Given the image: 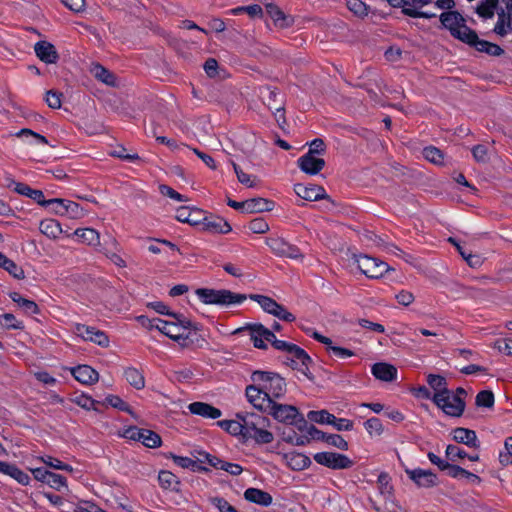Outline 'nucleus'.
<instances>
[{"mask_svg": "<svg viewBox=\"0 0 512 512\" xmlns=\"http://www.w3.org/2000/svg\"><path fill=\"white\" fill-rule=\"evenodd\" d=\"M237 418L243 420V437L253 439L257 444H269L274 440L268 431L270 420L257 413H238Z\"/></svg>", "mask_w": 512, "mask_h": 512, "instance_id": "obj_1", "label": "nucleus"}, {"mask_svg": "<svg viewBox=\"0 0 512 512\" xmlns=\"http://www.w3.org/2000/svg\"><path fill=\"white\" fill-rule=\"evenodd\" d=\"M196 295L204 304L220 306L240 305L247 299L246 294L234 293L226 289L199 288L196 290Z\"/></svg>", "mask_w": 512, "mask_h": 512, "instance_id": "obj_2", "label": "nucleus"}, {"mask_svg": "<svg viewBox=\"0 0 512 512\" xmlns=\"http://www.w3.org/2000/svg\"><path fill=\"white\" fill-rule=\"evenodd\" d=\"M251 378L254 383L263 386L267 398L271 400L276 401L286 394V382L276 373L255 371Z\"/></svg>", "mask_w": 512, "mask_h": 512, "instance_id": "obj_3", "label": "nucleus"}, {"mask_svg": "<svg viewBox=\"0 0 512 512\" xmlns=\"http://www.w3.org/2000/svg\"><path fill=\"white\" fill-rule=\"evenodd\" d=\"M440 21L443 27L448 29L454 38L464 43L469 39V37H476V32L466 25L465 19L457 11L443 12L440 15Z\"/></svg>", "mask_w": 512, "mask_h": 512, "instance_id": "obj_4", "label": "nucleus"}, {"mask_svg": "<svg viewBox=\"0 0 512 512\" xmlns=\"http://www.w3.org/2000/svg\"><path fill=\"white\" fill-rule=\"evenodd\" d=\"M175 321L163 320L160 332L177 342H185L189 338V329L192 323L182 314H173Z\"/></svg>", "mask_w": 512, "mask_h": 512, "instance_id": "obj_5", "label": "nucleus"}, {"mask_svg": "<svg viewBox=\"0 0 512 512\" xmlns=\"http://www.w3.org/2000/svg\"><path fill=\"white\" fill-rule=\"evenodd\" d=\"M353 261L368 278H380L390 270L386 262L368 255H353Z\"/></svg>", "mask_w": 512, "mask_h": 512, "instance_id": "obj_6", "label": "nucleus"}, {"mask_svg": "<svg viewBox=\"0 0 512 512\" xmlns=\"http://www.w3.org/2000/svg\"><path fill=\"white\" fill-rule=\"evenodd\" d=\"M247 333L253 345L258 349H266L267 342L274 341V333L260 323L247 324L234 331V334Z\"/></svg>", "mask_w": 512, "mask_h": 512, "instance_id": "obj_7", "label": "nucleus"}, {"mask_svg": "<svg viewBox=\"0 0 512 512\" xmlns=\"http://www.w3.org/2000/svg\"><path fill=\"white\" fill-rule=\"evenodd\" d=\"M432 401L439 407L445 414L452 417H459L463 414L465 409L464 399L459 395H453L451 391L447 395L433 394Z\"/></svg>", "mask_w": 512, "mask_h": 512, "instance_id": "obj_8", "label": "nucleus"}, {"mask_svg": "<svg viewBox=\"0 0 512 512\" xmlns=\"http://www.w3.org/2000/svg\"><path fill=\"white\" fill-rule=\"evenodd\" d=\"M313 459L316 463L334 470L349 469L354 465L348 456L336 452H318Z\"/></svg>", "mask_w": 512, "mask_h": 512, "instance_id": "obj_9", "label": "nucleus"}, {"mask_svg": "<svg viewBox=\"0 0 512 512\" xmlns=\"http://www.w3.org/2000/svg\"><path fill=\"white\" fill-rule=\"evenodd\" d=\"M270 414L275 420L282 423L292 424L297 417L302 424H306L304 418L299 414L298 409L295 406L280 404L274 400H271V405L265 411Z\"/></svg>", "mask_w": 512, "mask_h": 512, "instance_id": "obj_10", "label": "nucleus"}, {"mask_svg": "<svg viewBox=\"0 0 512 512\" xmlns=\"http://www.w3.org/2000/svg\"><path fill=\"white\" fill-rule=\"evenodd\" d=\"M74 332L85 341L93 342L101 347L109 346V337L107 334L93 326L77 323L74 326Z\"/></svg>", "mask_w": 512, "mask_h": 512, "instance_id": "obj_11", "label": "nucleus"}, {"mask_svg": "<svg viewBox=\"0 0 512 512\" xmlns=\"http://www.w3.org/2000/svg\"><path fill=\"white\" fill-rule=\"evenodd\" d=\"M247 400L258 410L265 412L271 405V399L263 389V386L256 383L248 385L245 391Z\"/></svg>", "mask_w": 512, "mask_h": 512, "instance_id": "obj_12", "label": "nucleus"}, {"mask_svg": "<svg viewBox=\"0 0 512 512\" xmlns=\"http://www.w3.org/2000/svg\"><path fill=\"white\" fill-rule=\"evenodd\" d=\"M288 356L293 368L310 378L309 365L312 363V359L306 351L296 345Z\"/></svg>", "mask_w": 512, "mask_h": 512, "instance_id": "obj_13", "label": "nucleus"}, {"mask_svg": "<svg viewBox=\"0 0 512 512\" xmlns=\"http://www.w3.org/2000/svg\"><path fill=\"white\" fill-rule=\"evenodd\" d=\"M300 170L308 175H317L325 166V160L311 153H305L298 160Z\"/></svg>", "mask_w": 512, "mask_h": 512, "instance_id": "obj_14", "label": "nucleus"}, {"mask_svg": "<svg viewBox=\"0 0 512 512\" xmlns=\"http://www.w3.org/2000/svg\"><path fill=\"white\" fill-rule=\"evenodd\" d=\"M201 225L204 231L213 234H227L231 232L230 224L219 216H203Z\"/></svg>", "mask_w": 512, "mask_h": 512, "instance_id": "obj_15", "label": "nucleus"}, {"mask_svg": "<svg viewBox=\"0 0 512 512\" xmlns=\"http://www.w3.org/2000/svg\"><path fill=\"white\" fill-rule=\"evenodd\" d=\"M295 193L306 201H317L326 198L325 189L315 184H296L294 186Z\"/></svg>", "mask_w": 512, "mask_h": 512, "instance_id": "obj_16", "label": "nucleus"}, {"mask_svg": "<svg viewBox=\"0 0 512 512\" xmlns=\"http://www.w3.org/2000/svg\"><path fill=\"white\" fill-rule=\"evenodd\" d=\"M406 473L418 486L420 487H432L436 485L437 476L431 470L424 469H413L406 470Z\"/></svg>", "mask_w": 512, "mask_h": 512, "instance_id": "obj_17", "label": "nucleus"}, {"mask_svg": "<svg viewBox=\"0 0 512 512\" xmlns=\"http://www.w3.org/2000/svg\"><path fill=\"white\" fill-rule=\"evenodd\" d=\"M188 410L190 413L206 419H218L222 415L220 409L205 402L190 403L188 405Z\"/></svg>", "mask_w": 512, "mask_h": 512, "instance_id": "obj_18", "label": "nucleus"}, {"mask_svg": "<svg viewBox=\"0 0 512 512\" xmlns=\"http://www.w3.org/2000/svg\"><path fill=\"white\" fill-rule=\"evenodd\" d=\"M71 374L80 383L91 385L98 381L99 374L91 366L78 365L71 369Z\"/></svg>", "mask_w": 512, "mask_h": 512, "instance_id": "obj_19", "label": "nucleus"}, {"mask_svg": "<svg viewBox=\"0 0 512 512\" xmlns=\"http://www.w3.org/2000/svg\"><path fill=\"white\" fill-rule=\"evenodd\" d=\"M37 57L46 64H54L58 60V53L51 43L39 41L34 46Z\"/></svg>", "mask_w": 512, "mask_h": 512, "instance_id": "obj_20", "label": "nucleus"}, {"mask_svg": "<svg viewBox=\"0 0 512 512\" xmlns=\"http://www.w3.org/2000/svg\"><path fill=\"white\" fill-rule=\"evenodd\" d=\"M176 219L190 225H200L203 218V211L198 208H190L188 206L179 207L176 210Z\"/></svg>", "mask_w": 512, "mask_h": 512, "instance_id": "obj_21", "label": "nucleus"}, {"mask_svg": "<svg viewBox=\"0 0 512 512\" xmlns=\"http://www.w3.org/2000/svg\"><path fill=\"white\" fill-rule=\"evenodd\" d=\"M465 43L474 47L479 52H485L492 56H500L504 52V50L497 44L479 39L477 34L475 38L469 37Z\"/></svg>", "mask_w": 512, "mask_h": 512, "instance_id": "obj_22", "label": "nucleus"}, {"mask_svg": "<svg viewBox=\"0 0 512 512\" xmlns=\"http://www.w3.org/2000/svg\"><path fill=\"white\" fill-rule=\"evenodd\" d=\"M371 373L376 379L385 382H391L397 377L396 367L384 362L375 363L371 368Z\"/></svg>", "mask_w": 512, "mask_h": 512, "instance_id": "obj_23", "label": "nucleus"}, {"mask_svg": "<svg viewBox=\"0 0 512 512\" xmlns=\"http://www.w3.org/2000/svg\"><path fill=\"white\" fill-rule=\"evenodd\" d=\"M452 436H453V439L458 443L465 444L472 448L479 447V441H478L477 435H476L475 431H473V430L463 428V427H458L452 431Z\"/></svg>", "mask_w": 512, "mask_h": 512, "instance_id": "obj_24", "label": "nucleus"}, {"mask_svg": "<svg viewBox=\"0 0 512 512\" xmlns=\"http://www.w3.org/2000/svg\"><path fill=\"white\" fill-rule=\"evenodd\" d=\"M245 500L264 507L270 506L273 502L272 496L258 488H248L244 492Z\"/></svg>", "mask_w": 512, "mask_h": 512, "instance_id": "obj_25", "label": "nucleus"}, {"mask_svg": "<svg viewBox=\"0 0 512 512\" xmlns=\"http://www.w3.org/2000/svg\"><path fill=\"white\" fill-rule=\"evenodd\" d=\"M9 297L26 315L32 316L40 312L38 305L34 301L24 298L18 292H10Z\"/></svg>", "mask_w": 512, "mask_h": 512, "instance_id": "obj_26", "label": "nucleus"}, {"mask_svg": "<svg viewBox=\"0 0 512 512\" xmlns=\"http://www.w3.org/2000/svg\"><path fill=\"white\" fill-rule=\"evenodd\" d=\"M287 465L295 471H301L308 468L311 464V460L308 456L298 453L290 452L285 454Z\"/></svg>", "mask_w": 512, "mask_h": 512, "instance_id": "obj_27", "label": "nucleus"}, {"mask_svg": "<svg viewBox=\"0 0 512 512\" xmlns=\"http://www.w3.org/2000/svg\"><path fill=\"white\" fill-rule=\"evenodd\" d=\"M261 96L264 103L267 105L269 110H275V115L278 117V121L282 118L284 120V109L281 105L275 106L274 102L276 101V97L278 96V92L275 89H271L269 87L261 90Z\"/></svg>", "mask_w": 512, "mask_h": 512, "instance_id": "obj_28", "label": "nucleus"}, {"mask_svg": "<svg viewBox=\"0 0 512 512\" xmlns=\"http://www.w3.org/2000/svg\"><path fill=\"white\" fill-rule=\"evenodd\" d=\"M39 230L42 234L51 239H56L62 233L60 223L55 219H44L39 224Z\"/></svg>", "mask_w": 512, "mask_h": 512, "instance_id": "obj_29", "label": "nucleus"}, {"mask_svg": "<svg viewBox=\"0 0 512 512\" xmlns=\"http://www.w3.org/2000/svg\"><path fill=\"white\" fill-rule=\"evenodd\" d=\"M74 235L80 239L81 242L91 245H100V234L93 228H79L76 229Z\"/></svg>", "mask_w": 512, "mask_h": 512, "instance_id": "obj_30", "label": "nucleus"}, {"mask_svg": "<svg viewBox=\"0 0 512 512\" xmlns=\"http://www.w3.org/2000/svg\"><path fill=\"white\" fill-rule=\"evenodd\" d=\"M273 206L272 201L264 198H254L245 201V211L248 213L271 211Z\"/></svg>", "mask_w": 512, "mask_h": 512, "instance_id": "obj_31", "label": "nucleus"}, {"mask_svg": "<svg viewBox=\"0 0 512 512\" xmlns=\"http://www.w3.org/2000/svg\"><path fill=\"white\" fill-rule=\"evenodd\" d=\"M91 73L97 80L101 81L102 83L112 87L116 86L115 75L107 70L104 66L100 64L93 65Z\"/></svg>", "mask_w": 512, "mask_h": 512, "instance_id": "obj_32", "label": "nucleus"}, {"mask_svg": "<svg viewBox=\"0 0 512 512\" xmlns=\"http://www.w3.org/2000/svg\"><path fill=\"white\" fill-rule=\"evenodd\" d=\"M124 376L126 381L135 389L140 390L145 387V378L138 369L129 367L125 369Z\"/></svg>", "mask_w": 512, "mask_h": 512, "instance_id": "obj_33", "label": "nucleus"}, {"mask_svg": "<svg viewBox=\"0 0 512 512\" xmlns=\"http://www.w3.org/2000/svg\"><path fill=\"white\" fill-rule=\"evenodd\" d=\"M15 192L29 197L41 206L44 204L45 199L43 192L41 190L32 189L27 184H16Z\"/></svg>", "mask_w": 512, "mask_h": 512, "instance_id": "obj_34", "label": "nucleus"}, {"mask_svg": "<svg viewBox=\"0 0 512 512\" xmlns=\"http://www.w3.org/2000/svg\"><path fill=\"white\" fill-rule=\"evenodd\" d=\"M428 385L434 390V394L447 395L450 390L447 388L446 378L441 375L429 374L427 376Z\"/></svg>", "mask_w": 512, "mask_h": 512, "instance_id": "obj_35", "label": "nucleus"}, {"mask_svg": "<svg viewBox=\"0 0 512 512\" xmlns=\"http://www.w3.org/2000/svg\"><path fill=\"white\" fill-rule=\"evenodd\" d=\"M0 267L8 271L14 278L23 279L25 277L23 269L18 266L14 261L7 258L0 252Z\"/></svg>", "mask_w": 512, "mask_h": 512, "instance_id": "obj_36", "label": "nucleus"}, {"mask_svg": "<svg viewBox=\"0 0 512 512\" xmlns=\"http://www.w3.org/2000/svg\"><path fill=\"white\" fill-rule=\"evenodd\" d=\"M0 329L2 330H22L24 324L22 321L17 320L16 317L11 313H5L0 315Z\"/></svg>", "mask_w": 512, "mask_h": 512, "instance_id": "obj_37", "label": "nucleus"}, {"mask_svg": "<svg viewBox=\"0 0 512 512\" xmlns=\"http://www.w3.org/2000/svg\"><path fill=\"white\" fill-rule=\"evenodd\" d=\"M249 298L256 301L266 313L271 315H273L278 305L274 299L264 295L251 294Z\"/></svg>", "mask_w": 512, "mask_h": 512, "instance_id": "obj_38", "label": "nucleus"}, {"mask_svg": "<svg viewBox=\"0 0 512 512\" xmlns=\"http://www.w3.org/2000/svg\"><path fill=\"white\" fill-rule=\"evenodd\" d=\"M171 458L174 463L184 469H190L192 471H207L206 468L201 467L195 460L189 457L177 456L172 454Z\"/></svg>", "mask_w": 512, "mask_h": 512, "instance_id": "obj_39", "label": "nucleus"}, {"mask_svg": "<svg viewBox=\"0 0 512 512\" xmlns=\"http://www.w3.org/2000/svg\"><path fill=\"white\" fill-rule=\"evenodd\" d=\"M218 425L231 435L243 436V420H222L218 422Z\"/></svg>", "mask_w": 512, "mask_h": 512, "instance_id": "obj_40", "label": "nucleus"}, {"mask_svg": "<svg viewBox=\"0 0 512 512\" xmlns=\"http://www.w3.org/2000/svg\"><path fill=\"white\" fill-rule=\"evenodd\" d=\"M143 435H141L139 442H141L143 445H145L148 448H156L161 445V437L148 429L142 430Z\"/></svg>", "mask_w": 512, "mask_h": 512, "instance_id": "obj_41", "label": "nucleus"}, {"mask_svg": "<svg viewBox=\"0 0 512 512\" xmlns=\"http://www.w3.org/2000/svg\"><path fill=\"white\" fill-rule=\"evenodd\" d=\"M160 485L165 489L176 490L179 481L177 477L170 471H161L158 475Z\"/></svg>", "mask_w": 512, "mask_h": 512, "instance_id": "obj_42", "label": "nucleus"}, {"mask_svg": "<svg viewBox=\"0 0 512 512\" xmlns=\"http://www.w3.org/2000/svg\"><path fill=\"white\" fill-rule=\"evenodd\" d=\"M497 4L498 0H486L477 7L476 12L482 18H492L494 16Z\"/></svg>", "mask_w": 512, "mask_h": 512, "instance_id": "obj_43", "label": "nucleus"}, {"mask_svg": "<svg viewBox=\"0 0 512 512\" xmlns=\"http://www.w3.org/2000/svg\"><path fill=\"white\" fill-rule=\"evenodd\" d=\"M445 471L447 472V475H449L452 478H467V479H474L478 480V476L463 469L460 466L452 465L448 463V467H446Z\"/></svg>", "mask_w": 512, "mask_h": 512, "instance_id": "obj_44", "label": "nucleus"}, {"mask_svg": "<svg viewBox=\"0 0 512 512\" xmlns=\"http://www.w3.org/2000/svg\"><path fill=\"white\" fill-rule=\"evenodd\" d=\"M307 417L310 421L316 422L319 424L331 425L332 420H334V415L329 413L326 410L310 411V412H308Z\"/></svg>", "mask_w": 512, "mask_h": 512, "instance_id": "obj_45", "label": "nucleus"}, {"mask_svg": "<svg viewBox=\"0 0 512 512\" xmlns=\"http://www.w3.org/2000/svg\"><path fill=\"white\" fill-rule=\"evenodd\" d=\"M423 156L431 163L443 164L444 155L442 151L434 146H428L423 149Z\"/></svg>", "mask_w": 512, "mask_h": 512, "instance_id": "obj_46", "label": "nucleus"}, {"mask_svg": "<svg viewBox=\"0 0 512 512\" xmlns=\"http://www.w3.org/2000/svg\"><path fill=\"white\" fill-rule=\"evenodd\" d=\"M208 501L219 512H239L234 506H232L227 500H225L222 497L210 496L208 498Z\"/></svg>", "mask_w": 512, "mask_h": 512, "instance_id": "obj_47", "label": "nucleus"}, {"mask_svg": "<svg viewBox=\"0 0 512 512\" xmlns=\"http://www.w3.org/2000/svg\"><path fill=\"white\" fill-rule=\"evenodd\" d=\"M85 214V210L78 203L67 200L64 216L71 219H80L84 217Z\"/></svg>", "mask_w": 512, "mask_h": 512, "instance_id": "obj_48", "label": "nucleus"}, {"mask_svg": "<svg viewBox=\"0 0 512 512\" xmlns=\"http://www.w3.org/2000/svg\"><path fill=\"white\" fill-rule=\"evenodd\" d=\"M499 462L503 466L512 464V436L504 442V449L499 453Z\"/></svg>", "mask_w": 512, "mask_h": 512, "instance_id": "obj_49", "label": "nucleus"}, {"mask_svg": "<svg viewBox=\"0 0 512 512\" xmlns=\"http://www.w3.org/2000/svg\"><path fill=\"white\" fill-rule=\"evenodd\" d=\"M364 427L370 436H380L383 433L382 422L376 417H372L365 421Z\"/></svg>", "mask_w": 512, "mask_h": 512, "instance_id": "obj_50", "label": "nucleus"}, {"mask_svg": "<svg viewBox=\"0 0 512 512\" xmlns=\"http://www.w3.org/2000/svg\"><path fill=\"white\" fill-rule=\"evenodd\" d=\"M286 242L283 238L279 237H271L266 240V244L270 248V250L276 255V256H283L284 247L286 245Z\"/></svg>", "mask_w": 512, "mask_h": 512, "instance_id": "obj_51", "label": "nucleus"}, {"mask_svg": "<svg viewBox=\"0 0 512 512\" xmlns=\"http://www.w3.org/2000/svg\"><path fill=\"white\" fill-rule=\"evenodd\" d=\"M476 405L479 407L490 408L494 405V395L491 391H480L476 396Z\"/></svg>", "mask_w": 512, "mask_h": 512, "instance_id": "obj_52", "label": "nucleus"}, {"mask_svg": "<svg viewBox=\"0 0 512 512\" xmlns=\"http://www.w3.org/2000/svg\"><path fill=\"white\" fill-rule=\"evenodd\" d=\"M266 9L276 25L281 27L287 26V24L284 23L286 19L284 13L277 6L269 4L266 6Z\"/></svg>", "mask_w": 512, "mask_h": 512, "instance_id": "obj_53", "label": "nucleus"}, {"mask_svg": "<svg viewBox=\"0 0 512 512\" xmlns=\"http://www.w3.org/2000/svg\"><path fill=\"white\" fill-rule=\"evenodd\" d=\"M348 9L359 17L366 16L368 14L367 5L361 0H348Z\"/></svg>", "mask_w": 512, "mask_h": 512, "instance_id": "obj_54", "label": "nucleus"}, {"mask_svg": "<svg viewBox=\"0 0 512 512\" xmlns=\"http://www.w3.org/2000/svg\"><path fill=\"white\" fill-rule=\"evenodd\" d=\"M66 203V199L54 198L50 200H45L42 206H51L52 212H54L57 215L64 216Z\"/></svg>", "mask_w": 512, "mask_h": 512, "instance_id": "obj_55", "label": "nucleus"}, {"mask_svg": "<svg viewBox=\"0 0 512 512\" xmlns=\"http://www.w3.org/2000/svg\"><path fill=\"white\" fill-rule=\"evenodd\" d=\"M15 136L18 138H21V137L31 138L32 140H34L35 143H39V144H48V140L46 139L45 136L38 134L28 128L21 129L20 131H18L15 134Z\"/></svg>", "mask_w": 512, "mask_h": 512, "instance_id": "obj_56", "label": "nucleus"}, {"mask_svg": "<svg viewBox=\"0 0 512 512\" xmlns=\"http://www.w3.org/2000/svg\"><path fill=\"white\" fill-rule=\"evenodd\" d=\"M325 442L331 446H334L340 450H348L347 441L338 434H328L325 437Z\"/></svg>", "mask_w": 512, "mask_h": 512, "instance_id": "obj_57", "label": "nucleus"}, {"mask_svg": "<svg viewBox=\"0 0 512 512\" xmlns=\"http://www.w3.org/2000/svg\"><path fill=\"white\" fill-rule=\"evenodd\" d=\"M47 484L58 491L67 487L66 478L53 472L48 475Z\"/></svg>", "mask_w": 512, "mask_h": 512, "instance_id": "obj_58", "label": "nucleus"}, {"mask_svg": "<svg viewBox=\"0 0 512 512\" xmlns=\"http://www.w3.org/2000/svg\"><path fill=\"white\" fill-rule=\"evenodd\" d=\"M137 321L145 328L147 329H157L158 331H160L161 329V325H162V322L163 320L160 319V318H148L146 316H139L137 317Z\"/></svg>", "mask_w": 512, "mask_h": 512, "instance_id": "obj_59", "label": "nucleus"}, {"mask_svg": "<svg viewBox=\"0 0 512 512\" xmlns=\"http://www.w3.org/2000/svg\"><path fill=\"white\" fill-rule=\"evenodd\" d=\"M282 257H288L294 260H302L304 256L297 246L286 242Z\"/></svg>", "mask_w": 512, "mask_h": 512, "instance_id": "obj_60", "label": "nucleus"}, {"mask_svg": "<svg viewBox=\"0 0 512 512\" xmlns=\"http://www.w3.org/2000/svg\"><path fill=\"white\" fill-rule=\"evenodd\" d=\"M249 229L253 233L263 234L269 230L267 222L262 218H255L249 223Z\"/></svg>", "mask_w": 512, "mask_h": 512, "instance_id": "obj_61", "label": "nucleus"}, {"mask_svg": "<svg viewBox=\"0 0 512 512\" xmlns=\"http://www.w3.org/2000/svg\"><path fill=\"white\" fill-rule=\"evenodd\" d=\"M61 96L62 94L56 91H48L45 98L47 105L52 109H59L62 104Z\"/></svg>", "mask_w": 512, "mask_h": 512, "instance_id": "obj_62", "label": "nucleus"}, {"mask_svg": "<svg viewBox=\"0 0 512 512\" xmlns=\"http://www.w3.org/2000/svg\"><path fill=\"white\" fill-rule=\"evenodd\" d=\"M446 456L451 461H456L457 459H462L467 456V453L456 445H448L446 448Z\"/></svg>", "mask_w": 512, "mask_h": 512, "instance_id": "obj_63", "label": "nucleus"}, {"mask_svg": "<svg viewBox=\"0 0 512 512\" xmlns=\"http://www.w3.org/2000/svg\"><path fill=\"white\" fill-rule=\"evenodd\" d=\"M76 512H105L99 506L90 501H81L76 506Z\"/></svg>", "mask_w": 512, "mask_h": 512, "instance_id": "obj_64", "label": "nucleus"}]
</instances>
